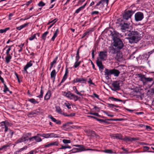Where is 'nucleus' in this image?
Returning <instances> with one entry per match:
<instances>
[{
    "mask_svg": "<svg viewBox=\"0 0 154 154\" xmlns=\"http://www.w3.org/2000/svg\"><path fill=\"white\" fill-rule=\"evenodd\" d=\"M140 88V87H135V88L134 89L135 90V91L136 92H140V91H139V90Z\"/></svg>",
    "mask_w": 154,
    "mask_h": 154,
    "instance_id": "64",
    "label": "nucleus"
},
{
    "mask_svg": "<svg viewBox=\"0 0 154 154\" xmlns=\"http://www.w3.org/2000/svg\"><path fill=\"white\" fill-rule=\"evenodd\" d=\"M72 123L71 122H68L66 123L65 124L63 125L62 127L63 128H65L68 125H69L72 124Z\"/></svg>",
    "mask_w": 154,
    "mask_h": 154,
    "instance_id": "46",
    "label": "nucleus"
},
{
    "mask_svg": "<svg viewBox=\"0 0 154 154\" xmlns=\"http://www.w3.org/2000/svg\"><path fill=\"white\" fill-rule=\"evenodd\" d=\"M135 11L132 10L125 11L123 14V18L124 20H128L130 19L131 20V18L132 16L134 13Z\"/></svg>",
    "mask_w": 154,
    "mask_h": 154,
    "instance_id": "6",
    "label": "nucleus"
},
{
    "mask_svg": "<svg viewBox=\"0 0 154 154\" xmlns=\"http://www.w3.org/2000/svg\"><path fill=\"white\" fill-rule=\"evenodd\" d=\"M111 137H113L114 139L116 138L119 139H122V136L121 134H112L110 135Z\"/></svg>",
    "mask_w": 154,
    "mask_h": 154,
    "instance_id": "18",
    "label": "nucleus"
},
{
    "mask_svg": "<svg viewBox=\"0 0 154 154\" xmlns=\"http://www.w3.org/2000/svg\"><path fill=\"white\" fill-rule=\"evenodd\" d=\"M65 106L68 109H70L71 108V105L69 103H65Z\"/></svg>",
    "mask_w": 154,
    "mask_h": 154,
    "instance_id": "54",
    "label": "nucleus"
},
{
    "mask_svg": "<svg viewBox=\"0 0 154 154\" xmlns=\"http://www.w3.org/2000/svg\"><path fill=\"white\" fill-rule=\"evenodd\" d=\"M105 2L107 6L108 5L109 0H101L95 6L93 7L94 9L101 10L104 7V3Z\"/></svg>",
    "mask_w": 154,
    "mask_h": 154,
    "instance_id": "8",
    "label": "nucleus"
},
{
    "mask_svg": "<svg viewBox=\"0 0 154 154\" xmlns=\"http://www.w3.org/2000/svg\"><path fill=\"white\" fill-rule=\"evenodd\" d=\"M29 24V23H24L23 24L21 25L19 27H17L16 28V29L18 30H20L22 29L25 28V27L27 26Z\"/></svg>",
    "mask_w": 154,
    "mask_h": 154,
    "instance_id": "26",
    "label": "nucleus"
},
{
    "mask_svg": "<svg viewBox=\"0 0 154 154\" xmlns=\"http://www.w3.org/2000/svg\"><path fill=\"white\" fill-rule=\"evenodd\" d=\"M76 81L77 82H80L82 83H86L87 82V79L85 78H77L76 79Z\"/></svg>",
    "mask_w": 154,
    "mask_h": 154,
    "instance_id": "19",
    "label": "nucleus"
},
{
    "mask_svg": "<svg viewBox=\"0 0 154 154\" xmlns=\"http://www.w3.org/2000/svg\"><path fill=\"white\" fill-rule=\"evenodd\" d=\"M45 4L42 1H40L38 4L39 7H43L45 5Z\"/></svg>",
    "mask_w": 154,
    "mask_h": 154,
    "instance_id": "47",
    "label": "nucleus"
},
{
    "mask_svg": "<svg viewBox=\"0 0 154 154\" xmlns=\"http://www.w3.org/2000/svg\"><path fill=\"white\" fill-rule=\"evenodd\" d=\"M48 118L51 119L53 122H55L57 124L60 125L61 124L60 121L58 120H56L51 115H49Z\"/></svg>",
    "mask_w": 154,
    "mask_h": 154,
    "instance_id": "15",
    "label": "nucleus"
},
{
    "mask_svg": "<svg viewBox=\"0 0 154 154\" xmlns=\"http://www.w3.org/2000/svg\"><path fill=\"white\" fill-rule=\"evenodd\" d=\"M137 77L140 78V81L143 82L144 85L147 84L149 82H151L152 84L149 87H151L154 83L153 78H152L146 77L145 75L141 74H138L137 75Z\"/></svg>",
    "mask_w": 154,
    "mask_h": 154,
    "instance_id": "4",
    "label": "nucleus"
},
{
    "mask_svg": "<svg viewBox=\"0 0 154 154\" xmlns=\"http://www.w3.org/2000/svg\"><path fill=\"white\" fill-rule=\"evenodd\" d=\"M85 131L86 133L89 134V135L92 136H94L95 134L94 131L89 129H88V130Z\"/></svg>",
    "mask_w": 154,
    "mask_h": 154,
    "instance_id": "24",
    "label": "nucleus"
},
{
    "mask_svg": "<svg viewBox=\"0 0 154 154\" xmlns=\"http://www.w3.org/2000/svg\"><path fill=\"white\" fill-rule=\"evenodd\" d=\"M110 35L112 37V38L113 41L115 40L116 38H118L119 35V33L117 32L113 31H110Z\"/></svg>",
    "mask_w": 154,
    "mask_h": 154,
    "instance_id": "12",
    "label": "nucleus"
},
{
    "mask_svg": "<svg viewBox=\"0 0 154 154\" xmlns=\"http://www.w3.org/2000/svg\"><path fill=\"white\" fill-rule=\"evenodd\" d=\"M68 69L67 68H66V69L65 73L64 75V76H63V79L62 80V81L60 82L61 83L65 81L66 80V79H67V75L68 74Z\"/></svg>",
    "mask_w": 154,
    "mask_h": 154,
    "instance_id": "20",
    "label": "nucleus"
},
{
    "mask_svg": "<svg viewBox=\"0 0 154 154\" xmlns=\"http://www.w3.org/2000/svg\"><path fill=\"white\" fill-rule=\"evenodd\" d=\"M11 58L12 56L10 54L6 55V56L5 57L6 63H8Z\"/></svg>",
    "mask_w": 154,
    "mask_h": 154,
    "instance_id": "25",
    "label": "nucleus"
},
{
    "mask_svg": "<svg viewBox=\"0 0 154 154\" xmlns=\"http://www.w3.org/2000/svg\"><path fill=\"white\" fill-rule=\"evenodd\" d=\"M51 95V92L49 90L48 91L45 97V99L48 100L49 99Z\"/></svg>",
    "mask_w": 154,
    "mask_h": 154,
    "instance_id": "28",
    "label": "nucleus"
},
{
    "mask_svg": "<svg viewBox=\"0 0 154 154\" xmlns=\"http://www.w3.org/2000/svg\"><path fill=\"white\" fill-rule=\"evenodd\" d=\"M105 75H106V77L109 78V76L113 75L115 77H118L120 73V71L118 69H105Z\"/></svg>",
    "mask_w": 154,
    "mask_h": 154,
    "instance_id": "5",
    "label": "nucleus"
},
{
    "mask_svg": "<svg viewBox=\"0 0 154 154\" xmlns=\"http://www.w3.org/2000/svg\"><path fill=\"white\" fill-rule=\"evenodd\" d=\"M99 55L101 60H106L107 57V52L106 51H100Z\"/></svg>",
    "mask_w": 154,
    "mask_h": 154,
    "instance_id": "11",
    "label": "nucleus"
},
{
    "mask_svg": "<svg viewBox=\"0 0 154 154\" xmlns=\"http://www.w3.org/2000/svg\"><path fill=\"white\" fill-rule=\"evenodd\" d=\"M3 91L5 93H7V91H9L10 94H11L12 93V91H10L8 87H5L3 90Z\"/></svg>",
    "mask_w": 154,
    "mask_h": 154,
    "instance_id": "45",
    "label": "nucleus"
},
{
    "mask_svg": "<svg viewBox=\"0 0 154 154\" xmlns=\"http://www.w3.org/2000/svg\"><path fill=\"white\" fill-rule=\"evenodd\" d=\"M74 146L78 147V148H76V149L79 151H82L85 150V149L84 148V146L83 145H76Z\"/></svg>",
    "mask_w": 154,
    "mask_h": 154,
    "instance_id": "17",
    "label": "nucleus"
},
{
    "mask_svg": "<svg viewBox=\"0 0 154 154\" xmlns=\"http://www.w3.org/2000/svg\"><path fill=\"white\" fill-rule=\"evenodd\" d=\"M76 87H75V88L74 89V92L76 93L77 94H79L80 95L82 96V94H81V92H84V91H80V92H79L77 89L76 88Z\"/></svg>",
    "mask_w": 154,
    "mask_h": 154,
    "instance_id": "40",
    "label": "nucleus"
},
{
    "mask_svg": "<svg viewBox=\"0 0 154 154\" xmlns=\"http://www.w3.org/2000/svg\"><path fill=\"white\" fill-rule=\"evenodd\" d=\"M48 32H49L48 31H47L43 34L42 36V38L44 40H45L46 37L48 33Z\"/></svg>",
    "mask_w": 154,
    "mask_h": 154,
    "instance_id": "37",
    "label": "nucleus"
},
{
    "mask_svg": "<svg viewBox=\"0 0 154 154\" xmlns=\"http://www.w3.org/2000/svg\"><path fill=\"white\" fill-rule=\"evenodd\" d=\"M107 105L108 107L110 108H113L114 107V104L108 103Z\"/></svg>",
    "mask_w": 154,
    "mask_h": 154,
    "instance_id": "61",
    "label": "nucleus"
},
{
    "mask_svg": "<svg viewBox=\"0 0 154 154\" xmlns=\"http://www.w3.org/2000/svg\"><path fill=\"white\" fill-rule=\"evenodd\" d=\"M48 138L49 137H59V136L58 134H54L53 133H48Z\"/></svg>",
    "mask_w": 154,
    "mask_h": 154,
    "instance_id": "33",
    "label": "nucleus"
},
{
    "mask_svg": "<svg viewBox=\"0 0 154 154\" xmlns=\"http://www.w3.org/2000/svg\"><path fill=\"white\" fill-rule=\"evenodd\" d=\"M42 137H44L45 138H48V134H43Z\"/></svg>",
    "mask_w": 154,
    "mask_h": 154,
    "instance_id": "60",
    "label": "nucleus"
},
{
    "mask_svg": "<svg viewBox=\"0 0 154 154\" xmlns=\"http://www.w3.org/2000/svg\"><path fill=\"white\" fill-rule=\"evenodd\" d=\"M63 94L69 98L70 99L74 100L75 101L78 100L79 98L78 96H75V94H72L70 91H63Z\"/></svg>",
    "mask_w": 154,
    "mask_h": 154,
    "instance_id": "9",
    "label": "nucleus"
},
{
    "mask_svg": "<svg viewBox=\"0 0 154 154\" xmlns=\"http://www.w3.org/2000/svg\"><path fill=\"white\" fill-rule=\"evenodd\" d=\"M0 80L2 82L3 84L4 87H7V86L4 83V79L0 75Z\"/></svg>",
    "mask_w": 154,
    "mask_h": 154,
    "instance_id": "56",
    "label": "nucleus"
},
{
    "mask_svg": "<svg viewBox=\"0 0 154 154\" xmlns=\"http://www.w3.org/2000/svg\"><path fill=\"white\" fill-rule=\"evenodd\" d=\"M81 63V61H76L74 65V67L75 68L77 67L80 65V64Z\"/></svg>",
    "mask_w": 154,
    "mask_h": 154,
    "instance_id": "39",
    "label": "nucleus"
},
{
    "mask_svg": "<svg viewBox=\"0 0 154 154\" xmlns=\"http://www.w3.org/2000/svg\"><path fill=\"white\" fill-rule=\"evenodd\" d=\"M35 38H36V34H34V35L30 37L29 38V39L30 41H32Z\"/></svg>",
    "mask_w": 154,
    "mask_h": 154,
    "instance_id": "48",
    "label": "nucleus"
},
{
    "mask_svg": "<svg viewBox=\"0 0 154 154\" xmlns=\"http://www.w3.org/2000/svg\"><path fill=\"white\" fill-rule=\"evenodd\" d=\"M35 137H36L35 138V140L37 142H39L42 141V139L39 137L36 136H35Z\"/></svg>",
    "mask_w": 154,
    "mask_h": 154,
    "instance_id": "41",
    "label": "nucleus"
},
{
    "mask_svg": "<svg viewBox=\"0 0 154 154\" xmlns=\"http://www.w3.org/2000/svg\"><path fill=\"white\" fill-rule=\"evenodd\" d=\"M127 21L122 20L121 21V29L123 32L125 31L127 29H130L131 27L130 23Z\"/></svg>",
    "mask_w": 154,
    "mask_h": 154,
    "instance_id": "7",
    "label": "nucleus"
},
{
    "mask_svg": "<svg viewBox=\"0 0 154 154\" xmlns=\"http://www.w3.org/2000/svg\"><path fill=\"white\" fill-rule=\"evenodd\" d=\"M112 90L115 91L119 89L120 87H110Z\"/></svg>",
    "mask_w": 154,
    "mask_h": 154,
    "instance_id": "62",
    "label": "nucleus"
},
{
    "mask_svg": "<svg viewBox=\"0 0 154 154\" xmlns=\"http://www.w3.org/2000/svg\"><path fill=\"white\" fill-rule=\"evenodd\" d=\"M84 9L82 7H80L79 8L77 9L75 11V14L78 13L80 11L83 10Z\"/></svg>",
    "mask_w": 154,
    "mask_h": 154,
    "instance_id": "44",
    "label": "nucleus"
},
{
    "mask_svg": "<svg viewBox=\"0 0 154 154\" xmlns=\"http://www.w3.org/2000/svg\"><path fill=\"white\" fill-rule=\"evenodd\" d=\"M119 84L120 83L119 81H116L114 82L112 85L113 87H120Z\"/></svg>",
    "mask_w": 154,
    "mask_h": 154,
    "instance_id": "36",
    "label": "nucleus"
},
{
    "mask_svg": "<svg viewBox=\"0 0 154 154\" xmlns=\"http://www.w3.org/2000/svg\"><path fill=\"white\" fill-rule=\"evenodd\" d=\"M143 29H135L134 30L130 31L128 36L129 42L131 44L137 43L144 35Z\"/></svg>",
    "mask_w": 154,
    "mask_h": 154,
    "instance_id": "1",
    "label": "nucleus"
},
{
    "mask_svg": "<svg viewBox=\"0 0 154 154\" xmlns=\"http://www.w3.org/2000/svg\"><path fill=\"white\" fill-rule=\"evenodd\" d=\"M27 148V147L26 146H25L23 148L20 149L19 151V152H21V151H23L24 150H26Z\"/></svg>",
    "mask_w": 154,
    "mask_h": 154,
    "instance_id": "55",
    "label": "nucleus"
},
{
    "mask_svg": "<svg viewBox=\"0 0 154 154\" xmlns=\"http://www.w3.org/2000/svg\"><path fill=\"white\" fill-rule=\"evenodd\" d=\"M71 148V147L70 146H68V145H66L65 146H62L60 148V149H65L66 148H69V149H70Z\"/></svg>",
    "mask_w": 154,
    "mask_h": 154,
    "instance_id": "42",
    "label": "nucleus"
},
{
    "mask_svg": "<svg viewBox=\"0 0 154 154\" xmlns=\"http://www.w3.org/2000/svg\"><path fill=\"white\" fill-rule=\"evenodd\" d=\"M63 142L64 143H71L70 140L66 139L63 140Z\"/></svg>",
    "mask_w": 154,
    "mask_h": 154,
    "instance_id": "52",
    "label": "nucleus"
},
{
    "mask_svg": "<svg viewBox=\"0 0 154 154\" xmlns=\"http://www.w3.org/2000/svg\"><path fill=\"white\" fill-rule=\"evenodd\" d=\"M12 46H11H11H8L7 45V46H6L5 48L3 50H4L6 48H7V47H8V48L6 52V55H8V54H9V52H10V51L11 50V48L12 47Z\"/></svg>",
    "mask_w": 154,
    "mask_h": 154,
    "instance_id": "34",
    "label": "nucleus"
},
{
    "mask_svg": "<svg viewBox=\"0 0 154 154\" xmlns=\"http://www.w3.org/2000/svg\"><path fill=\"white\" fill-rule=\"evenodd\" d=\"M97 65L99 67V70L102 71L103 69L104 66L103 65L102 62L98 59L96 61Z\"/></svg>",
    "mask_w": 154,
    "mask_h": 154,
    "instance_id": "14",
    "label": "nucleus"
},
{
    "mask_svg": "<svg viewBox=\"0 0 154 154\" xmlns=\"http://www.w3.org/2000/svg\"><path fill=\"white\" fill-rule=\"evenodd\" d=\"M24 44H22L20 45H18V47H20V49L18 50L19 52H21L22 51V50H23L22 48H23V47L24 46Z\"/></svg>",
    "mask_w": 154,
    "mask_h": 154,
    "instance_id": "50",
    "label": "nucleus"
},
{
    "mask_svg": "<svg viewBox=\"0 0 154 154\" xmlns=\"http://www.w3.org/2000/svg\"><path fill=\"white\" fill-rule=\"evenodd\" d=\"M59 32V30L58 29H57L54 34V35L51 38V40L54 41V40L55 38L57 37L58 34Z\"/></svg>",
    "mask_w": 154,
    "mask_h": 154,
    "instance_id": "23",
    "label": "nucleus"
},
{
    "mask_svg": "<svg viewBox=\"0 0 154 154\" xmlns=\"http://www.w3.org/2000/svg\"><path fill=\"white\" fill-rule=\"evenodd\" d=\"M148 92H150L152 94H154V87L152 88L150 90H148Z\"/></svg>",
    "mask_w": 154,
    "mask_h": 154,
    "instance_id": "57",
    "label": "nucleus"
},
{
    "mask_svg": "<svg viewBox=\"0 0 154 154\" xmlns=\"http://www.w3.org/2000/svg\"><path fill=\"white\" fill-rule=\"evenodd\" d=\"M34 62H35L34 61L30 60L29 62L27 63L26 64L24 67L28 69L29 67H31Z\"/></svg>",
    "mask_w": 154,
    "mask_h": 154,
    "instance_id": "21",
    "label": "nucleus"
},
{
    "mask_svg": "<svg viewBox=\"0 0 154 154\" xmlns=\"http://www.w3.org/2000/svg\"><path fill=\"white\" fill-rule=\"evenodd\" d=\"M122 57L119 53H118L116 55V58L118 60H120L122 59Z\"/></svg>",
    "mask_w": 154,
    "mask_h": 154,
    "instance_id": "53",
    "label": "nucleus"
},
{
    "mask_svg": "<svg viewBox=\"0 0 154 154\" xmlns=\"http://www.w3.org/2000/svg\"><path fill=\"white\" fill-rule=\"evenodd\" d=\"M144 18L143 14L139 12L136 13L134 15V18L136 21L138 22L142 20Z\"/></svg>",
    "mask_w": 154,
    "mask_h": 154,
    "instance_id": "10",
    "label": "nucleus"
},
{
    "mask_svg": "<svg viewBox=\"0 0 154 154\" xmlns=\"http://www.w3.org/2000/svg\"><path fill=\"white\" fill-rule=\"evenodd\" d=\"M28 101L33 104L38 103V102L34 98L28 99Z\"/></svg>",
    "mask_w": 154,
    "mask_h": 154,
    "instance_id": "32",
    "label": "nucleus"
},
{
    "mask_svg": "<svg viewBox=\"0 0 154 154\" xmlns=\"http://www.w3.org/2000/svg\"><path fill=\"white\" fill-rule=\"evenodd\" d=\"M104 152L108 153H112L113 151L111 149H105L103 151Z\"/></svg>",
    "mask_w": 154,
    "mask_h": 154,
    "instance_id": "49",
    "label": "nucleus"
},
{
    "mask_svg": "<svg viewBox=\"0 0 154 154\" xmlns=\"http://www.w3.org/2000/svg\"><path fill=\"white\" fill-rule=\"evenodd\" d=\"M93 31V30L92 29H88L86 32L83 34L84 36L88 37L89 34L91 33Z\"/></svg>",
    "mask_w": 154,
    "mask_h": 154,
    "instance_id": "29",
    "label": "nucleus"
},
{
    "mask_svg": "<svg viewBox=\"0 0 154 154\" xmlns=\"http://www.w3.org/2000/svg\"><path fill=\"white\" fill-rule=\"evenodd\" d=\"M58 145V143L57 141H55L53 142L47 144H45L44 145V148L49 147L53 146H57Z\"/></svg>",
    "mask_w": 154,
    "mask_h": 154,
    "instance_id": "16",
    "label": "nucleus"
},
{
    "mask_svg": "<svg viewBox=\"0 0 154 154\" xmlns=\"http://www.w3.org/2000/svg\"><path fill=\"white\" fill-rule=\"evenodd\" d=\"M5 126L8 127V126H10V123L7 121H5Z\"/></svg>",
    "mask_w": 154,
    "mask_h": 154,
    "instance_id": "63",
    "label": "nucleus"
},
{
    "mask_svg": "<svg viewBox=\"0 0 154 154\" xmlns=\"http://www.w3.org/2000/svg\"><path fill=\"white\" fill-rule=\"evenodd\" d=\"M56 112L60 114H63V112L61 109L60 107L58 106H55Z\"/></svg>",
    "mask_w": 154,
    "mask_h": 154,
    "instance_id": "30",
    "label": "nucleus"
},
{
    "mask_svg": "<svg viewBox=\"0 0 154 154\" xmlns=\"http://www.w3.org/2000/svg\"><path fill=\"white\" fill-rule=\"evenodd\" d=\"M42 113V110L40 108H38L37 109L34 110L30 113L29 114L31 115L34 114L40 115Z\"/></svg>",
    "mask_w": 154,
    "mask_h": 154,
    "instance_id": "13",
    "label": "nucleus"
},
{
    "mask_svg": "<svg viewBox=\"0 0 154 154\" xmlns=\"http://www.w3.org/2000/svg\"><path fill=\"white\" fill-rule=\"evenodd\" d=\"M31 133H29L25 134H23L22 136L18 139L16 142V143L25 142L29 140L30 141H32L35 140V136L31 137Z\"/></svg>",
    "mask_w": 154,
    "mask_h": 154,
    "instance_id": "3",
    "label": "nucleus"
},
{
    "mask_svg": "<svg viewBox=\"0 0 154 154\" xmlns=\"http://www.w3.org/2000/svg\"><path fill=\"white\" fill-rule=\"evenodd\" d=\"M95 51H96V49H95L94 50L93 49L92 50V51H91V52H92L91 54H92V58H94V52Z\"/></svg>",
    "mask_w": 154,
    "mask_h": 154,
    "instance_id": "59",
    "label": "nucleus"
},
{
    "mask_svg": "<svg viewBox=\"0 0 154 154\" xmlns=\"http://www.w3.org/2000/svg\"><path fill=\"white\" fill-rule=\"evenodd\" d=\"M113 41V46L109 47V48L110 52L113 54L119 52L124 46L122 41L120 38H116Z\"/></svg>",
    "mask_w": 154,
    "mask_h": 154,
    "instance_id": "2",
    "label": "nucleus"
},
{
    "mask_svg": "<svg viewBox=\"0 0 154 154\" xmlns=\"http://www.w3.org/2000/svg\"><path fill=\"white\" fill-rule=\"evenodd\" d=\"M58 57H56L52 61L51 63L50 67V70L53 67V66L54 64L55 63L57 62V60Z\"/></svg>",
    "mask_w": 154,
    "mask_h": 154,
    "instance_id": "35",
    "label": "nucleus"
},
{
    "mask_svg": "<svg viewBox=\"0 0 154 154\" xmlns=\"http://www.w3.org/2000/svg\"><path fill=\"white\" fill-rule=\"evenodd\" d=\"M57 19H55L51 21H49L48 23V25L50 24L51 23H53L48 27V29H49V28L51 27H52V26H53V25L57 22Z\"/></svg>",
    "mask_w": 154,
    "mask_h": 154,
    "instance_id": "31",
    "label": "nucleus"
},
{
    "mask_svg": "<svg viewBox=\"0 0 154 154\" xmlns=\"http://www.w3.org/2000/svg\"><path fill=\"white\" fill-rule=\"evenodd\" d=\"M107 119L103 120L102 119H98L97 121H99L100 122H104L105 123L108 124V122L107 121Z\"/></svg>",
    "mask_w": 154,
    "mask_h": 154,
    "instance_id": "43",
    "label": "nucleus"
},
{
    "mask_svg": "<svg viewBox=\"0 0 154 154\" xmlns=\"http://www.w3.org/2000/svg\"><path fill=\"white\" fill-rule=\"evenodd\" d=\"M56 74L57 73L56 72V71L55 69L52 70L51 73V78L53 79V81H54L55 80Z\"/></svg>",
    "mask_w": 154,
    "mask_h": 154,
    "instance_id": "22",
    "label": "nucleus"
},
{
    "mask_svg": "<svg viewBox=\"0 0 154 154\" xmlns=\"http://www.w3.org/2000/svg\"><path fill=\"white\" fill-rule=\"evenodd\" d=\"M99 14V12L97 11H94L92 12L91 13V15L92 16L94 15H98Z\"/></svg>",
    "mask_w": 154,
    "mask_h": 154,
    "instance_id": "51",
    "label": "nucleus"
},
{
    "mask_svg": "<svg viewBox=\"0 0 154 154\" xmlns=\"http://www.w3.org/2000/svg\"><path fill=\"white\" fill-rule=\"evenodd\" d=\"M87 82L88 83L90 84H92L93 85H94V83L92 82V80L90 79H89V80L87 81Z\"/></svg>",
    "mask_w": 154,
    "mask_h": 154,
    "instance_id": "58",
    "label": "nucleus"
},
{
    "mask_svg": "<svg viewBox=\"0 0 154 154\" xmlns=\"http://www.w3.org/2000/svg\"><path fill=\"white\" fill-rule=\"evenodd\" d=\"M109 99H110L112 100H113L115 101H122V100H121L119 99H117L116 98H115L113 97H109Z\"/></svg>",
    "mask_w": 154,
    "mask_h": 154,
    "instance_id": "38",
    "label": "nucleus"
},
{
    "mask_svg": "<svg viewBox=\"0 0 154 154\" xmlns=\"http://www.w3.org/2000/svg\"><path fill=\"white\" fill-rule=\"evenodd\" d=\"M122 139L125 141L128 142L135 140V139L134 138H131L130 137H125L124 138Z\"/></svg>",
    "mask_w": 154,
    "mask_h": 154,
    "instance_id": "27",
    "label": "nucleus"
}]
</instances>
